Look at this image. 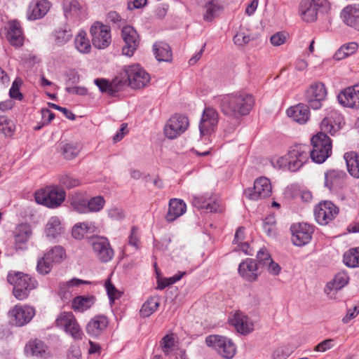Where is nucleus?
I'll use <instances>...</instances> for the list:
<instances>
[{"label":"nucleus","mask_w":359,"mask_h":359,"mask_svg":"<svg viewBox=\"0 0 359 359\" xmlns=\"http://www.w3.org/2000/svg\"><path fill=\"white\" fill-rule=\"evenodd\" d=\"M172 59V54L170 46L166 43H160L158 44V62H171Z\"/></svg>","instance_id":"de8ad7c7"},{"label":"nucleus","mask_w":359,"mask_h":359,"mask_svg":"<svg viewBox=\"0 0 359 359\" xmlns=\"http://www.w3.org/2000/svg\"><path fill=\"white\" fill-rule=\"evenodd\" d=\"M329 7L327 0H302L299 4V13L302 19L306 22L317 20L318 12Z\"/></svg>","instance_id":"0eeeda50"},{"label":"nucleus","mask_w":359,"mask_h":359,"mask_svg":"<svg viewBox=\"0 0 359 359\" xmlns=\"http://www.w3.org/2000/svg\"><path fill=\"white\" fill-rule=\"evenodd\" d=\"M81 149V145L79 142H61L60 144V152L67 160H72L76 158Z\"/></svg>","instance_id":"e433bc0d"},{"label":"nucleus","mask_w":359,"mask_h":359,"mask_svg":"<svg viewBox=\"0 0 359 359\" xmlns=\"http://www.w3.org/2000/svg\"><path fill=\"white\" fill-rule=\"evenodd\" d=\"M292 353V350L287 346H281L275 349L272 353L273 359H287Z\"/></svg>","instance_id":"bf43d9fd"},{"label":"nucleus","mask_w":359,"mask_h":359,"mask_svg":"<svg viewBox=\"0 0 359 359\" xmlns=\"http://www.w3.org/2000/svg\"><path fill=\"white\" fill-rule=\"evenodd\" d=\"M128 243L129 245L133 247L135 250H138L141 246L139 229L135 226L131 228Z\"/></svg>","instance_id":"4d7b16f0"},{"label":"nucleus","mask_w":359,"mask_h":359,"mask_svg":"<svg viewBox=\"0 0 359 359\" xmlns=\"http://www.w3.org/2000/svg\"><path fill=\"white\" fill-rule=\"evenodd\" d=\"M88 201V212H97L100 211L105 205V200L102 196L91 198Z\"/></svg>","instance_id":"49530a36"},{"label":"nucleus","mask_w":359,"mask_h":359,"mask_svg":"<svg viewBox=\"0 0 359 359\" xmlns=\"http://www.w3.org/2000/svg\"><path fill=\"white\" fill-rule=\"evenodd\" d=\"M65 199V191L57 188L47 187L35 193L36 202L50 208L59 207Z\"/></svg>","instance_id":"423d86ee"},{"label":"nucleus","mask_w":359,"mask_h":359,"mask_svg":"<svg viewBox=\"0 0 359 359\" xmlns=\"http://www.w3.org/2000/svg\"><path fill=\"white\" fill-rule=\"evenodd\" d=\"M121 36L125 43L122 48L123 55L128 57L133 56L140 44L137 32L133 27L125 26L121 30Z\"/></svg>","instance_id":"dca6fc26"},{"label":"nucleus","mask_w":359,"mask_h":359,"mask_svg":"<svg viewBox=\"0 0 359 359\" xmlns=\"http://www.w3.org/2000/svg\"><path fill=\"white\" fill-rule=\"evenodd\" d=\"M109 320L105 316L97 315L90 320L86 326V333L93 337H98L107 329Z\"/></svg>","instance_id":"393cba45"},{"label":"nucleus","mask_w":359,"mask_h":359,"mask_svg":"<svg viewBox=\"0 0 359 359\" xmlns=\"http://www.w3.org/2000/svg\"><path fill=\"white\" fill-rule=\"evenodd\" d=\"M55 324L57 327L63 329L65 332L69 334L74 339H82L83 331L72 312L61 313L56 318Z\"/></svg>","instance_id":"9b49d317"},{"label":"nucleus","mask_w":359,"mask_h":359,"mask_svg":"<svg viewBox=\"0 0 359 359\" xmlns=\"http://www.w3.org/2000/svg\"><path fill=\"white\" fill-rule=\"evenodd\" d=\"M258 269L257 261L251 258H247L239 264L238 271L240 276L245 280L254 282L259 275Z\"/></svg>","instance_id":"5701e85b"},{"label":"nucleus","mask_w":359,"mask_h":359,"mask_svg":"<svg viewBox=\"0 0 359 359\" xmlns=\"http://www.w3.org/2000/svg\"><path fill=\"white\" fill-rule=\"evenodd\" d=\"M186 272L179 271L177 274L169 278H160L158 273V290H163L165 287L170 286L176 282L179 281L184 275Z\"/></svg>","instance_id":"09e8293b"},{"label":"nucleus","mask_w":359,"mask_h":359,"mask_svg":"<svg viewBox=\"0 0 359 359\" xmlns=\"http://www.w3.org/2000/svg\"><path fill=\"white\" fill-rule=\"evenodd\" d=\"M90 229L88 222H80L76 224L72 231V236L76 239H81Z\"/></svg>","instance_id":"864d4df0"},{"label":"nucleus","mask_w":359,"mask_h":359,"mask_svg":"<svg viewBox=\"0 0 359 359\" xmlns=\"http://www.w3.org/2000/svg\"><path fill=\"white\" fill-rule=\"evenodd\" d=\"M25 352L27 355L34 356L38 358H48L50 353L47 345L38 339H32L26 344Z\"/></svg>","instance_id":"b1692460"},{"label":"nucleus","mask_w":359,"mask_h":359,"mask_svg":"<svg viewBox=\"0 0 359 359\" xmlns=\"http://www.w3.org/2000/svg\"><path fill=\"white\" fill-rule=\"evenodd\" d=\"M272 187L269 180L262 177L255 180L254 187L244 191L245 196L250 200L266 198L271 196Z\"/></svg>","instance_id":"ddd939ff"},{"label":"nucleus","mask_w":359,"mask_h":359,"mask_svg":"<svg viewBox=\"0 0 359 359\" xmlns=\"http://www.w3.org/2000/svg\"><path fill=\"white\" fill-rule=\"evenodd\" d=\"M60 183L67 189L74 188L80 184L78 179L67 174L60 177Z\"/></svg>","instance_id":"052dcab7"},{"label":"nucleus","mask_w":359,"mask_h":359,"mask_svg":"<svg viewBox=\"0 0 359 359\" xmlns=\"http://www.w3.org/2000/svg\"><path fill=\"white\" fill-rule=\"evenodd\" d=\"M348 178L346 173L341 170H329L325 173V187L330 191L341 189Z\"/></svg>","instance_id":"412c9836"},{"label":"nucleus","mask_w":359,"mask_h":359,"mask_svg":"<svg viewBox=\"0 0 359 359\" xmlns=\"http://www.w3.org/2000/svg\"><path fill=\"white\" fill-rule=\"evenodd\" d=\"M93 250L97 258L102 262H109L114 252L109 240L104 237H98L92 241Z\"/></svg>","instance_id":"6ab92c4d"},{"label":"nucleus","mask_w":359,"mask_h":359,"mask_svg":"<svg viewBox=\"0 0 359 359\" xmlns=\"http://www.w3.org/2000/svg\"><path fill=\"white\" fill-rule=\"evenodd\" d=\"M71 206L74 210L80 213H88V201L83 198H74L71 201Z\"/></svg>","instance_id":"6e6d98bb"},{"label":"nucleus","mask_w":359,"mask_h":359,"mask_svg":"<svg viewBox=\"0 0 359 359\" xmlns=\"http://www.w3.org/2000/svg\"><path fill=\"white\" fill-rule=\"evenodd\" d=\"M327 95V90L325 85L323 82L317 81L311 83L307 88L304 94V99L310 108L316 110L322 107Z\"/></svg>","instance_id":"6e6552de"},{"label":"nucleus","mask_w":359,"mask_h":359,"mask_svg":"<svg viewBox=\"0 0 359 359\" xmlns=\"http://www.w3.org/2000/svg\"><path fill=\"white\" fill-rule=\"evenodd\" d=\"M95 84L99 88L102 93H107L114 96L112 88H111V82L104 79H96L94 81Z\"/></svg>","instance_id":"e2e57ef3"},{"label":"nucleus","mask_w":359,"mask_h":359,"mask_svg":"<svg viewBox=\"0 0 359 359\" xmlns=\"http://www.w3.org/2000/svg\"><path fill=\"white\" fill-rule=\"evenodd\" d=\"M157 309V298L151 297L147 300L140 309V314L143 317L151 315Z\"/></svg>","instance_id":"a18cd8bd"},{"label":"nucleus","mask_w":359,"mask_h":359,"mask_svg":"<svg viewBox=\"0 0 359 359\" xmlns=\"http://www.w3.org/2000/svg\"><path fill=\"white\" fill-rule=\"evenodd\" d=\"M231 325L241 334H246L254 330V325L250 318L241 312H236L229 320Z\"/></svg>","instance_id":"a878e982"},{"label":"nucleus","mask_w":359,"mask_h":359,"mask_svg":"<svg viewBox=\"0 0 359 359\" xmlns=\"http://www.w3.org/2000/svg\"><path fill=\"white\" fill-rule=\"evenodd\" d=\"M205 343L208 346L214 348L221 356L226 359H231L236 354V346L227 337L219 335H210L206 337Z\"/></svg>","instance_id":"1a4fd4ad"},{"label":"nucleus","mask_w":359,"mask_h":359,"mask_svg":"<svg viewBox=\"0 0 359 359\" xmlns=\"http://www.w3.org/2000/svg\"><path fill=\"white\" fill-rule=\"evenodd\" d=\"M326 132H319L311 139L312 149H310V157L316 163H322L332 154V141Z\"/></svg>","instance_id":"7ed1b4c3"},{"label":"nucleus","mask_w":359,"mask_h":359,"mask_svg":"<svg viewBox=\"0 0 359 359\" xmlns=\"http://www.w3.org/2000/svg\"><path fill=\"white\" fill-rule=\"evenodd\" d=\"M344 124L342 115L338 111L330 109L321 122L320 128L323 131L333 135L341 128Z\"/></svg>","instance_id":"f3484780"},{"label":"nucleus","mask_w":359,"mask_h":359,"mask_svg":"<svg viewBox=\"0 0 359 359\" xmlns=\"http://www.w3.org/2000/svg\"><path fill=\"white\" fill-rule=\"evenodd\" d=\"M65 231L61 219L57 216L51 217L45 226L46 236L50 239H57Z\"/></svg>","instance_id":"7c9ffc66"},{"label":"nucleus","mask_w":359,"mask_h":359,"mask_svg":"<svg viewBox=\"0 0 359 359\" xmlns=\"http://www.w3.org/2000/svg\"><path fill=\"white\" fill-rule=\"evenodd\" d=\"M53 264L48 259H46V255L39 259L37 261L36 271L41 275H46L49 273L53 268Z\"/></svg>","instance_id":"3c124183"},{"label":"nucleus","mask_w":359,"mask_h":359,"mask_svg":"<svg viewBox=\"0 0 359 359\" xmlns=\"http://www.w3.org/2000/svg\"><path fill=\"white\" fill-rule=\"evenodd\" d=\"M287 34L283 32H278L271 36L270 41L273 46H279L286 41Z\"/></svg>","instance_id":"338daca9"},{"label":"nucleus","mask_w":359,"mask_h":359,"mask_svg":"<svg viewBox=\"0 0 359 359\" xmlns=\"http://www.w3.org/2000/svg\"><path fill=\"white\" fill-rule=\"evenodd\" d=\"M44 255L46 259L50 260L53 264H60L66 258L65 250L60 245L52 247Z\"/></svg>","instance_id":"58836bf2"},{"label":"nucleus","mask_w":359,"mask_h":359,"mask_svg":"<svg viewBox=\"0 0 359 359\" xmlns=\"http://www.w3.org/2000/svg\"><path fill=\"white\" fill-rule=\"evenodd\" d=\"M340 16L345 25L359 31V5L345 7L341 11Z\"/></svg>","instance_id":"bb28decb"},{"label":"nucleus","mask_w":359,"mask_h":359,"mask_svg":"<svg viewBox=\"0 0 359 359\" xmlns=\"http://www.w3.org/2000/svg\"><path fill=\"white\" fill-rule=\"evenodd\" d=\"M309 108H310V107L308 104L299 103L287 109V114L294 121L299 123H304L309 120L310 116Z\"/></svg>","instance_id":"c756f323"},{"label":"nucleus","mask_w":359,"mask_h":359,"mask_svg":"<svg viewBox=\"0 0 359 359\" xmlns=\"http://www.w3.org/2000/svg\"><path fill=\"white\" fill-rule=\"evenodd\" d=\"M349 280V277L346 272H339L337 273L332 281L327 283L325 287V292L329 295L332 290L338 291L346 286Z\"/></svg>","instance_id":"72a5a7b5"},{"label":"nucleus","mask_w":359,"mask_h":359,"mask_svg":"<svg viewBox=\"0 0 359 359\" xmlns=\"http://www.w3.org/2000/svg\"><path fill=\"white\" fill-rule=\"evenodd\" d=\"M74 44L76 50L81 53L86 54L90 52L91 45L86 36V33L81 31L76 36Z\"/></svg>","instance_id":"ea45409f"},{"label":"nucleus","mask_w":359,"mask_h":359,"mask_svg":"<svg viewBox=\"0 0 359 359\" xmlns=\"http://www.w3.org/2000/svg\"><path fill=\"white\" fill-rule=\"evenodd\" d=\"M109 300L114 302L115 299L119 298L121 293L114 287L110 280H107L104 284Z\"/></svg>","instance_id":"680f3d73"},{"label":"nucleus","mask_w":359,"mask_h":359,"mask_svg":"<svg viewBox=\"0 0 359 359\" xmlns=\"http://www.w3.org/2000/svg\"><path fill=\"white\" fill-rule=\"evenodd\" d=\"M344 263L348 267H359L357 248H351L344 253Z\"/></svg>","instance_id":"79ce46f5"},{"label":"nucleus","mask_w":359,"mask_h":359,"mask_svg":"<svg viewBox=\"0 0 359 359\" xmlns=\"http://www.w3.org/2000/svg\"><path fill=\"white\" fill-rule=\"evenodd\" d=\"M126 86H128V80L124 74L123 69V72L111 81V88H112L114 96Z\"/></svg>","instance_id":"37998d69"},{"label":"nucleus","mask_w":359,"mask_h":359,"mask_svg":"<svg viewBox=\"0 0 359 359\" xmlns=\"http://www.w3.org/2000/svg\"><path fill=\"white\" fill-rule=\"evenodd\" d=\"M192 204L198 210L205 209L210 212H217L219 210V204L212 201L208 195L193 196Z\"/></svg>","instance_id":"2f4dec72"},{"label":"nucleus","mask_w":359,"mask_h":359,"mask_svg":"<svg viewBox=\"0 0 359 359\" xmlns=\"http://www.w3.org/2000/svg\"><path fill=\"white\" fill-rule=\"evenodd\" d=\"M251 39V36L242 27L240 28V30L233 38V43L238 46H243L246 45Z\"/></svg>","instance_id":"603ef678"},{"label":"nucleus","mask_w":359,"mask_h":359,"mask_svg":"<svg viewBox=\"0 0 359 359\" xmlns=\"http://www.w3.org/2000/svg\"><path fill=\"white\" fill-rule=\"evenodd\" d=\"M290 231L292 243L301 247L311 241L314 229L312 226L306 223H299L293 224L290 227Z\"/></svg>","instance_id":"2eb2a0df"},{"label":"nucleus","mask_w":359,"mask_h":359,"mask_svg":"<svg viewBox=\"0 0 359 359\" xmlns=\"http://www.w3.org/2000/svg\"><path fill=\"white\" fill-rule=\"evenodd\" d=\"M187 211V205L182 199L172 198L169 201L168 210L165 216L168 222H172L184 215Z\"/></svg>","instance_id":"c85d7f7f"},{"label":"nucleus","mask_w":359,"mask_h":359,"mask_svg":"<svg viewBox=\"0 0 359 359\" xmlns=\"http://www.w3.org/2000/svg\"><path fill=\"white\" fill-rule=\"evenodd\" d=\"M218 100L222 112L236 119L248 115L255 104L253 97L243 92L226 94L221 96Z\"/></svg>","instance_id":"f257e3e1"},{"label":"nucleus","mask_w":359,"mask_h":359,"mask_svg":"<svg viewBox=\"0 0 359 359\" xmlns=\"http://www.w3.org/2000/svg\"><path fill=\"white\" fill-rule=\"evenodd\" d=\"M48 0H32L29 4L27 17L29 20H36L43 18L50 8Z\"/></svg>","instance_id":"4be33fe9"},{"label":"nucleus","mask_w":359,"mask_h":359,"mask_svg":"<svg viewBox=\"0 0 359 359\" xmlns=\"http://www.w3.org/2000/svg\"><path fill=\"white\" fill-rule=\"evenodd\" d=\"M7 281L13 286V294L18 300H24L30 292L38 285L37 281L28 274L19 271H11L7 276Z\"/></svg>","instance_id":"f03ea898"},{"label":"nucleus","mask_w":359,"mask_h":359,"mask_svg":"<svg viewBox=\"0 0 359 359\" xmlns=\"http://www.w3.org/2000/svg\"><path fill=\"white\" fill-rule=\"evenodd\" d=\"M310 147L306 144H295L290 147L285 156L289 170L296 172L299 170L309 158Z\"/></svg>","instance_id":"39448f33"},{"label":"nucleus","mask_w":359,"mask_h":359,"mask_svg":"<svg viewBox=\"0 0 359 359\" xmlns=\"http://www.w3.org/2000/svg\"><path fill=\"white\" fill-rule=\"evenodd\" d=\"M189 125V118L186 114L175 113L166 121L163 133L167 139L175 140L188 130Z\"/></svg>","instance_id":"20e7f679"},{"label":"nucleus","mask_w":359,"mask_h":359,"mask_svg":"<svg viewBox=\"0 0 359 359\" xmlns=\"http://www.w3.org/2000/svg\"><path fill=\"white\" fill-rule=\"evenodd\" d=\"M108 216L113 220L121 221L125 218V212L122 208L114 207L108 210Z\"/></svg>","instance_id":"69168bd1"},{"label":"nucleus","mask_w":359,"mask_h":359,"mask_svg":"<svg viewBox=\"0 0 359 359\" xmlns=\"http://www.w3.org/2000/svg\"><path fill=\"white\" fill-rule=\"evenodd\" d=\"M206 11L203 15V19L207 22L212 21L222 9L219 0H210L206 4Z\"/></svg>","instance_id":"a19ab883"},{"label":"nucleus","mask_w":359,"mask_h":359,"mask_svg":"<svg viewBox=\"0 0 359 359\" xmlns=\"http://www.w3.org/2000/svg\"><path fill=\"white\" fill-rule=\"evenodd\" d=\"M124 74L128 77V86L132 88H143L150 81L149 74L138 64L124 67Z\"/></svg>","instance_id":"f8f14e48"},{"label":"nucleus","mask_w":359,"mask_h":359,"mask_svg":"<svg viewBox=\"0 0 359 359\" xmlns=\"http://www.w3.org/2000/svg\"><path fill=\"white\" fill-rule=\"evenodd\" d=\"M344 159L346 161L347 170L348 173L354 178H359V154L356 152L351 151L345 153Z\"/></svg>","instance_id":"c9c22d12"},{"label":"nucleus","mask_w":359,"mask_h":359,"mask_svg":"<svg viewBox=\"0 0 359 359\" xmlns=\"http://www.w3.org/2000/svg\"><path fill=\"white\" fill-rule=\"evenodd\" d=\"M9 313L11 320L16 326H23L32 319L35 311L33 307L29 306L16 305Z\"/></svg>","instance_id":"aec40b11"},{"label":"nucleus","mask_w":359,"mask_h":359,"mask_svg":"<svg viewBox=\"0 0 359 359\" xmlns=\"http://www.w3.org/2000/svg\"><path fill=\"white\" fill-rule=\"evenodd\" d=\"M218 123V113L212 107L203 110L199 124L200 133L202 136L209 135L214 131Z\"/></svg>","instance_id":"a211bd4d"},{"label":"nucleus","mask_w":359,"mask_h":359,"mask_svg":"<svg viewBox=\"0 0 359 359\" xmlns=\"http://www.w3.org/2000/svg\"><path fill=\"white\" fill-rule=\"evenodd\" d=\"M334 346V340L333 339H327L323 340L315 346L314 351L325 352Z\"/></svg>","instance_id":"774afa93"},{"label":"nucleus","mask_w":359,"mask_h":359,"mask_svg":"<svg viewBox=\"0 0 359 359\" xmlns=\"http://www.w3.org/2000/svg\"><path fill=\"white\" fill-rule=\"evenodd\" d=\"M339 210L331 201L320 203L314 209L316 222L320 225H326L339 214Z\"/></svg>","instance_id":"4468645a"},{"label":"nucleus","mask_w":359,"mask_h":359,"mask_svg":"<svg viewBox=\"0 0 359 359\" xmlns=\"http://www.w3.org/2000/svg\"><path fill=\"white\" fill-rule=\"evenodd\" d=\"M95 302L94 296H78L73 299L72 307L75 311L83 312L89 309Z\"/></svg>","instance_id":"4c0bfd02"},{"label":"nucleus","mask_w":359,"mask_h":359,"mask_svg":"<svg viewBox=\"0 0 359 359\" xmlns=\"http://www.w3.org/2000/svg\"><path fill=\"white\" fill-rule=\"evenodd\" d=\"M7 39L9 43L15 48H20L24 43V35L22 34L20 23L18 21L13 20L8 22Z\"/></svg>","instance_id":"cd10ccee"},{"label":"nucleus","mask_w":359,"mask_h":359,"mask_svg":"<svg viewBox=\"0 0 359 359\" xmlns=\"http://www.w3.org/2000/svg\"><path fill=\"white\" fill-rule=\"evenodd\" d=\"M270 254L266 248H261L257 253V263L263 266H266L271 260Z\"/></svg>","instance_id":"0e129e2a"},{"label":"nucleus","mask_w":359,"mask_h":359,"mask_svg":"<svg viewBox=\"0 0 359 359\" xmlns=\"http://www.w3.org/2000/svg\"><path fill=\"white\" fill-rule=\"evenodd\" d=\"M32 235V230L27 224L19 225L15 230V247L17 250L24 249Z\"/></svg>","instance_id":"f704fd0d"},{"label":"nucleus","mask_w":359,"mask_h":359,"mask_svg":"<svg viewBox=\"0 0 359 359\" xmlns=\"http://www.w3.org/2000/svg\"><path fill=\"white\" fill-rule=\"evenodd\" d=\"M90 34L93 46L97 49H104L111 43V29L100 22H95L90 29Z\"/></svg>","instance_id":"9d476101"},{"label":"nucleus","mask_w":359,"mask_h":359,"mask_svg":"<svg viewBox=\"0 0 359 359\" xmlns=\"http://www.w3.org/2000/svg\"><path fill=\"white\" fill-rule=\"evenodd\" d=\"M15 131L13 123L4 116H0V133L11 137Z\"/></svg>","instance_id":"8fccbe9b"},{"label":"nucleus","mask_w":359,"mask_h":359,"mask_svg":"<svg viewBox=\"0 0 359 359\" xmlns=\"http://www.w3.org/2000/svg\"><path fill=\"white\" fill-rule=\"evenodd\" d=\"M176 339L173 333L164 336L161 341V346L165 355H168L176 346Z\"/></svg>","instance_id":"c03bdc74"},{"label":"nucleus","mask_w":359,"mask_h":359,"mask_svg":"<svg viewBox=\"0 0 359 359\" xmlns=\"http://www.w3.org/2000/svg\"><path fill=\"white\" fill-rule=\"evenodd\" d=\"M355 85L342 90L337 96L340 104L344 107L357 109Z\"/></svg>","instance_id":"473e14b6"},{"label":"nucleus","mask_w":359,"mask_h":359,"mask_svg":"<svg viewBox=\"0 0 359 359\" xmlns=\"http://www.w3.org/2000/svg\"><path fill=\"white\" fill-rule=\"evenodd\" d=\"M276 219L272 215H269L263 220L262 228L264 231L269 236L274 234Z\"/></svg>","instance_id":"13d9d810"},{"label":"nucleus","mask_w":359,"mask_h":359,"mask_svg":"<svg viewBox=\"0 0 359 359\" xmlns=\"http://www.w3.org/2000/svg\"><path fill=\"white\" fill-rule=\"evenodd\" d=\"M72 36V33L70 29H59L55 32V39L58 45H63L68 42Z\"/></svg>","instance_id":"5fc2aeb1"}]
</instances>
